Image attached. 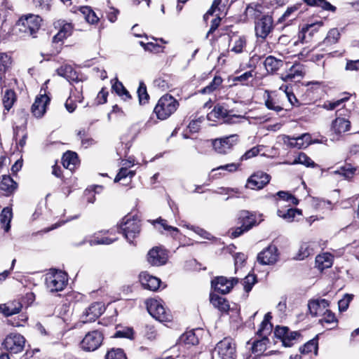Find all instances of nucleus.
Here are the masks:
<instances>
[{
	"label": "nucleus",
	"mask_w": 359,
	"mask_h": 359,
	"mask_svg": "<svg viewBox=\"0 0 359 359\" xmlns=\"http://www.w3.org/2000/svg\"><path fill=\"white\" fill-rule=\"evenodd\" d=\"M53 27L57 33L51 40L50 55L55 56L62 52L65 41L73 34L74 24L72 21L60 18L53 21Z\"/></svg>",
	"instance_id": "f257e3e1"
},
{
	"label": "nucleus",
	"mask_w": 359,
	"mask_h": 359,
	"mask_svg": "<svg viewBox=\"0 0 359 359\" xmlns=\"http://www.w3.org/2000/svg\"><path fill=\"white\" fill-rule=\"evenodd\" d=\"M180 107V100L170 93H166L157 100L152 114L159 121H166L177 111Z\"/></svg>",
	"instance_id": "f03ea898"
},
{
	"label": "nucleus",
	"mask_w": 359,
	"mask_h": 359,
	"mask_svg": "<svg viewBox=\"0 0 359 359\" xmlns=\"http://www.w3.org/2000/svg\"><path fill=\"white\" fill-rule=\"evenodd\" d=\"M43 19L38 15L28 13L21 15L15 22V27L23 36L38 37Z\"/></svg>",
	"instance_id": "7ed1b4c3"
},
{
	"label": "nucleus",
	"mask_w": 359,
	"mask_h": 359,
	"mask_svg": "<svg viewBox=\"0 0 359 359\" xmlns=\"http://www.w3.org/2000/svg\"><path fill=\"white\" fill-rule=\"evenodd\" d=\"M323 82L310 81L297 89V95L300 97V102L304 105L314 103L318 98Z\"/></svg>",
	"instance_id": "20e7f679"
},
{
	"label": "nucleus",
	"mask_w": 359,
	"mask_h": 359,
	"mask_svg": "<svg viewBox=\"0 0 359 359\" xmlns=\"http://www.w3.org/2000/svg\"><path fill=\"white\" fill-rule=\"evenodd\" d=\"M264 104L269 110L277 114L283 110L288 111L286 108L287 95L285 93L276 90H266L264 92Z\"/></svg>",
	"instance_id": "39448f33"
},
{
	"label": "nucleus",
	"mask_w": 359,
	"mask_h": 359,
	"mask_svg": "<svg viewBox=\"0 0 359 359\" xmlns=\"http://www.w3.org/2000/svg\"><path fill=\"white\" fill-rule=\"evenodd\" d=\"M238 141L239 136L236 134L210 140L213 150L221 155L229 154Z\"/></svg>",
	"instance_id": "423d86ee"
},
{
	"label": "nucleus",
	"mask_w": 359,
	"mask_h": 359,
	"mask_svg": "<svg viewBox=\"0 0 359 359\" xmlns=\"http://www.w3.org/2000/svg\"><path fill=\"white\" fill-rule=\"evenodd\" d=\"M67 276L61 271L53 270L46 273L45 283L50 292L62 291L67 283Z\"/></svg>",
	"instance_id": "0eeeda50"
},
{
	"label": "nucleus",
	"mask_w": 359,
	"mask_h": 359,
	"mask_svg": "<svg viewBox=\"0 0 359 359\" xmlns=\"http://www.w3.org/2000/svg\"><path fill=\"white\" fill-rule=\"evenodd\" d=\"M255 35L258 39L265 40L273 31L275 24L272 15L265 14L254 22Z\"/></svg>",
	"instance_id": "6e6552de"
},
{
	"label": "nucleus",
	"mask_w": 359,
	"mask_h": 359,
	"mask_svg": "<svg viewBox=\"0 0 359 359\" xmlns=\"http://www.w3.org/2000/svg\"><path fill=\"white\" fill-rule=\"evenodd\" d=\"M50 97L46 94V89L41 88L34 103L31 106V113L36 118H41L47 111L50 102Z\"/></svg>",
	"instance_id": "1a4fd4ad"
},
{
	"label": "nucleus",
	"mask_w": 359,
	"mask_h": 359,
	"mask_svg": "<svg viewBox=\"0 0 359 359\" xmlns=\"http://www.w3.org/2000/svg\"><path fill=\"white\" fill-rule=\"evenodd\" d=\"M271 177L269 174L262 171L254 172L247 180L245 187L251 190L259 191L269 184Z\"/></svg>",
	"instance_id": "9d476101"
},
{
	"label": "nucleus",
	"mask_w": 359,
	"mask_h": 359,
	"mask_svg": "<svg viewBox=\"0 0 359 359\" xmlns=\"http://www.w3.org/2000/svg\"><path fill=\"white\" fill-rule=\"evenodd\" d=\"M232 110H228L220 103L214 105L213 109L207 114V119L213 122H222L231 123L233 118L237 117L233 115Z\"/></svg>",
	"instance_id": "9b49d317"
},
{
	"label": "nucleus",
	"mask_w": 359,
	"mask_h": 359,
	"mask_svg": "<svg viewBox=\"0 0 359 359\" xmlns=\"http://www.w3.org/2000/svg\"><path fill=\"white\" fill-rule=\"evenodd\" d=\"M147 309L149 314L160 322H168L171 320V315L167 311L162 303L156 299H149L146 302Z\"/></svg>",
	"instance_id": "f8f14e48"
},
{
	"label": "nucleus",
	"mask_w": 359,
	"mask_h": 359,
	"mask_svg": "<svg viewBox=\"0 0 359 359\" xmlns=\"http://www.w3.org/2000/svg\"><path fill=\"white\" fill-rule=\"evenodd\" d=\"M103 334L98 330L88 332L80 343L82 350L90 352L97 350L102 344Z\"/></svg>",
	"instance_id": "ddd939ff"
},
{
	"label": "nucleus",
	"mask_w": 359,
	"mask_h": 359,
	"mask_svg": "<svg viewBox=\"0 0 359 359\" xmlns=\"http://www.w3.org/2000/svg\"><path fill=\"white\" fill-rule=\"evenodd\" d=\"M25 344L23 336L17 333L8 334L4 339L2 346L10 354H17L22 351Z\"/></svg>",
	"instance_id": "4468645a"
},
{
	"label": "nucleus",
	"mask_w": 359,
	"mask_h": 359,
	"mask_svg": "<svg viewBox=\"0 0 359 359\" xmlns=\"http://www.w3.org/2000/svg\"><path fill=\"white\" fill-rule=\"evenodd\" d=\"M215 351L221 359H236V345L231 338H224L218 342Z\"/></svg>",
	"instance_id": "2eb2a0df"
},
{
	"label": "nucleus",
	"mask_w": 359,
	"mask_h": 359,
	"mask_svg": "<svg viewBox=\"0 0 359 359\" xmlns=\"http://www.w3.org/2000/svg\"><path fill=\"white\" fill-rule=\"evenodd\" d=\"M105 308L101 302H94L86 308L80 317V321L83 324L95 321L104 311Z\"/></svg>",
	"instance_id": "dca6fc26"
},
{
	"label": "nucleus",
	"mask_w": 359,
	"mask_h": 359,
	"mask_svg": "<svg viewBox=\"0 0 359 359\" xmlns=\"http://www.w3.org/2000/svg\"><path fill=\"white\" fill-rule=\"evenodd\" d=\"M323 25V21H317L316 22L304 25L298 33L299 40L302 43H309L311 41Z\"/></svg>",
	"instance_id": "f3484780"
},
{
	"label": "nucleus",
	"mask_w": 359,
	"mask_h": 359,
	"mask_svg": "<svg viewBox=\"0 0 359 359\" xmlns=\"http://www.w3.org/2000/svg\"><path fill=\"white\" fill-rule=\"evenodd\" d=\"M350 113L346 109H341L336 111L337 118L332 122V130L338 135L348 132L351 129V121L342 116H345L344 112Z\"/></svg>",
	"instance_id": "a211bd4d"
},
{
	"label": "nucleus",
	"mask_w": 359,
	"mask_h": 359,
	"mask_svg": "<svg viewBox=\"0 0 359 359\" xmlns=\"http://www.w3.org/2000/svg\"><path fill=\"white\" fill-rule=\"evenodd\" d=\"M56 73L58 76L66 79L72 85L83 83L86 80L72 65L67 64L58 67Z\"/></svg>",
	"instance_id": "6ab92c4d"
},
{
	"label": "nucleus",
	"mask_w": 359,
	"mask_h": 359,
	"mask_svg": "<svg viewBox=\"0 0 359 359\" xmlns=\"http://www.w3.org/2000/svg\"><path fill=\"white\" fill-rule=\"evenodd\" d=\"M284 144L290 149H302L308 147L311 144V136L304 133L297 137L284 135L283 137Z\"/></svg>",
	"instance_id": "aec40b11"
},
{
	"label": "nucleus",
	"mask_w": 359,
	"mask_h": 359,
	"mask_svg": "<svg viewBox=\"0 0 359 359\" xmlns=\"http://www.w3.org/2000/svg\"><path fill=\"white\" fill-rule=\"evenodd\" d=\"M279 257L278 248L269 245L257 255V262L262 265H271L277 262Z\"/></svg>",
	"instance_id": "412c9836"
},
{
	"label": "nucleus",
	"mask_w": 359,
	"mask_h": 359,
	"mask_svg": "<svg viewBox=\"0 0 359 359\" xmlns=\"http://www.w3.org/2000/svg\"><path fill=\"white\" fill-rule=\"evenodd\" d=\"M231 37L229 39V51L235 54L243 53L247 47L248 37L244 34L238 33H230Z\"/></svg>",
	"instance_id": "4be33fe9"
},
{
	"label": "nucleus",
	"mask_w": 359,
	"mask_h": 359,
	"mask_svg": "<svg viewBox=\"0 0 359 359\" xmlns=\"http://www.w3.org/2000/svg\"><path fill=\"white\" fill-rule=\"evenodd\" d=\"M238 281L237 278L228 279L224 276H219L211 281V285L216 292L224 294L229 293Z\"/></svg>",
	"instance_id": "5701e85b"
},
{
	"label": "nucleus",
	"mask_w": 359,
	"mask_h": 359,
	"mask_svg": "<svg viewBox=\"0 0 359 359\" xmlns=\"http://www.w3.org/2000/svg\"><path fill=\"white\" fill-rule=\"evenodd\" d=\"M266 8H269L267 3L264 0H259L257 2L248 4L244 13L255 22L262 18Z\"/></svg>",
	"instance_id": "b1692460"
},
{
	"label": "nucleus",
	"mask_w": 359,
	"mask_h": 359,
	"mask_svg": "<svg viewBox=\"0 0 359 359\" xmlns=\"http://www.w3.org/2000/svg\"><path fill=\"white\" fill-rule=\"evenodd\" d=\"M263 221V215L257 212L242 210L238 213V224H259Z\"/></svg>",
	"instance_id": "393cba45"
},
{
	"label": "nucleus",
	"mask_w": 359,
	"mask_h": 359,
	"mask_svg": "<svg viewBox=\"0 0 359 359\" xmlns=\"http://www.w3.org/2000/svg\"><path fill=\"white\" fill-rule=\"evenodd\" d=\"M229 0H213L210 8L203 15V21L208 23V20L210 15H214L215 13L226 16L229 10Z\"/></svg>",
	"instance_id": "a878e982"
},
{
	"label": "nucleus",
	"mask_w": 359,
	"mask_h": 359,
	"mask_svg": "<svg viewBox=\"0 0 359 359\" xmlns=\"http://www.w3.org/2000/svg\"><path fill=\"white\" fill-rule=\"evenodd\" d=\"M168 255L162 247H154L147 254V261L152 266H161L166 263Z\"/></svg>",
	"instance_id": "bb28decb"
},
{
	"label": "nucleus",
	"mask_w": 359,
	"mask_h": 359,
	"mask_svg": "<svg viewBox=\"0 0 359 359\" xmlns=\"http://www.w3.org/2000/svg\"><path fill=\"white\" fill-rule=\"evenodd\" d=\"M358 167L346 159L344 163L333 171V174L339 175L344 180L351 182L355 176Z\"/></svg>",
	"instance_id": "cd10ccee"
},
{
	"label": "nucleus",
	"mask_w": 359,
	"mask_h": 359,
	"mask_svg": "<svg viewBox=\"0 0 359 359\" xmlns=\"http://www.w3.org/2000/svg\"><path fill=\"white\" fill-rule=\"evenodd\" d=\"M13 58L7 53H0V88L5 84L7 72L12 68Z\"/></svg>",
	"instance_id": "c85d7f7f"
},
{
	"label": "nucleus",
	"mask_w": 359,
	"mask_h": 359,
	"mask_svg": "<svg viewBox=\"0 0 359 359\" xmlns=\"http://www.w3.org/2000/svg\"><path fill=\"white\" fill-rule=\"evenodd\" d=\"M62 164L65 168L74 171L80 165L77 153L70 150L65 151L62 156Z\"/></svg>",
	"instance_id": "c756f323"
},
{
	"label": "nucleus",
	"mask_w": 359,
	"mask_h": 359,
	"mask_svg": "<svg viewBox=\"0 0 359 359\" xmlns=\"http://www.w3.org/2000/svg\"><path fill=\"white\" fill-rule=\"evenodd\" d=\"M18 189V183L10 175H2L0 177V189L6 196L13 195Z\"/></svg>",
	"instance_id": "7c9ffc66"
},
{
	"label": "nucleus",
	"mask_w": 359,
	"mask_h": 359,
	"mask_svg": "<svg viewBox=\"0 0 359 359\" xmlns=\"http://www.w3.org/2000/svg\"><path fill=\"white\" fill-rule=\"evenodd\" d=\"M329 306L330 302L325 299L311 300L308 304L309 310L313 316L323 315Z\"/></svg>",
	"instance_id": "2f4dec72"
},
{
	"label": "nucleus",
	"mask_w": 359,
	"mask_h": 359,
	"mask_svg": "<svg viewBox=\"0 0 359 359\" xmlns=\"http://www.w3.org/2000/svg\"><path fill=\"white\" fill-rule=\"evenodd\" d=\"M140 281L144 288L152 291L157 290L161 285L159 278L151 276L147 272H142L140 274Z\"/></svg>",
	"instance_id": "473e14b6"
},
{
	"label": "nucleus",
	"mask_w": 359,
	"mask_h": 359,
	"mask_svg": "<svg viewBox=\"0 0 359 359\" xmlns=\"http://www.w3.org/2000/svg\"><path fill=\"white\" fill-rule=\"evenodd\" d=\"M18 100V95L13 89H6L2 95L4 112L8 113Z\"/></svg>",
	"instance_id": "72a5a7b5"
},
{
	"label": "nucleus",
	"mask_w": 359,
	"mask_h": 359,
	"mask_svg": "<svg viewBox=\"0 0 359 359\" xmlns=\"http://www.w3.org/2000/svg\"><path fill=\"white\" fill-rule=\"evenodd\" d=\"M115 227L116 231L122 234L130 243H133V240L138 236L140 232V226H126L125 228H121L122 226H115Z\"/></svg>",
	"instance_id": "f704fd0d"
},
{
	"label": "nucleus",
	"mask_w": 359,
	"mask_h": 359,
	"mask_svg": "<svg viewBox=\"0 0 359 359\" xmlns=\"http://www.w3.org/2000/svg\"><path fill=\"white\" fill-rule=\"evenodd\" d=\"M284 65V61L280 59H277L273 55H269L267 56L264 61V67L268 72V74H276L277 72L283 67Z\"/></svg>",
	"instance_id": "c9c22d12"
},
{
	"label": "nucleus",
	"mask_w": 359,
	"mask_h": 359,
	"mask_svg": "<svg viewBox=\"0 0 359 359\" xmlns=\"http://www.w3.org/2000/svg\"><path fill=\"white\" fill-rule=\"evenodd\" d=\"M22 305L20 302L13 301L6 304H0V311L5 316H11L20 313Z\"/></svg>",
	"instance_id": "e433bc0d"
},
{
	"label": "nucleus",
	"mask_w": 359,
	"mask_h": 359,
	"mask_svg": "<svg viewBox=\"0 0 359 359\" xmlns=\"http://www.w3.org/2000/svg\"><path fill=\"white\" fill-rule=\"evenodd\" d=\"M292 165L302 164L307 168H319L323 171L320 165L316 163L306 153L299 152L297 157L294 159Z\"/></svg>",
	"instance_id": "4c0bfd02"
},
{
	"label": "nucleus",
	"mask_w": 359,
	"mask_h": 359,
	"mask_svg": "<svg viewBox=\"0 0 359 359\" xmlns=\"http://www.w3.org/2000/svg\"><path fill=\"white\" fill-rule=\"evenodd\" d=\"M333 264V257L330 253L325 252L318 255L316 257V266L320 270L323 271L332 266Z\"/></svg>",
	"instance_id": "58836bf2"
},
{
	"label": "nucleus",
	"mask_w": 359,
	"mask_h": 359,
	"mask_svg": "<svg viewBox=\"0 0 359 359\" xmlns=\"http://www.w3.org/2000/svg\"><path fill=\"white\" fill-rule=\"evenodd\" d=\"M302 4H305L308 6L320 8L324 11L334 13L337 7L332 5L327 0H302Z\"/></svg>",
	"instance_id": "ea45409f"
},
{
	"label": "nucleus",
	"mask_w": 359,
	"mask_h": 359,
	"mask_svg": "<svg viewBox=\"0 0 359 359\" xmlns=\"http://www.w3.org/2000/svg\"><path fill=\"white\" fill-rule=\"evenodd\" d=\"M322 51L323 53H316L315 49L313 48L310 50H308L306 53H304L305 50H303L300 52L299 56L302 58L304 57L308 61L318 63L325 57L326 55H331V53H325L324 49H322Z\"/></svg>",
	"instance_id": "a19ab883"
},
{
	"label": "nucleus",
	"mask_w": 359,
	"mask_h": 359,
	"mask_svg": "<svg viewBox=\"0 0 359 359\" xmlns=\"http://www.w3.org/2000/svg\"><path fill=\"white\" fill-rule=\"evenodd\" d=\"M280 90H282V93H285V95H287V102L290 103L291 107H298L304 105L300 102V97L292 92L291 87L287 85H282L280 87Z\"/></svg>",
	"instance_id": "79ce46f5"
},
{
	"label": "nucleus",
	"mask_w": 359,
	"mask_h": 359,
	"mask_svg": "<svg viewBox=\"0 0 359 359\" xmlns=\"http://www.w3.org/2000/svg\"><path fill=\"white\" fill-rule=\"evenodd\" d=\"M277 215L285 219L288 222H292L294 221V218L297 216H302V210L297 208H290L287 209H278Z\"/></svg>",
	"instance_id": "37998d69"
},
{
	"label": "nucleus",
	"mask_w": 359,
	"mask_h": 359,
	"mask_svg": "<svg viewBox=\"0 0 359 359\" xmlns=\"http://www.w3.org/2000/svg\"><path fill=\"white\" fill-rule=\"evenodd\" d=\"M210 302L215 308L222 312H227L229 310V304L226 298L216 294H210Z\"/></svg>",
	"instance_id": "c03bdc74"
},
{
	"label": "nucleus",
	"mask_w": 359,
	"mask_h": 359,
	"mask_svg": "<svg viewBox=\"0 0 359 359\" xmlns=\"http://www.w3.org/2000/svg\"><path fill=\"white\" fill-rule=\"evenodd\" d=\"M79 11L83 14L88 23L90 25H97L100 22V18L90 6H81Z\"/></svg>",
	"instance_id": "a18cd8bd"
},
{
	"label": "nucleus",
	"mask_w": 359,
	"mask_h": 359,
	"mask_svg": "<svg viewBox=\"0 0 359 359\" xmlns=\"http://www.w3.org/2000/svg\"><path fill=\"white\" fill-rule=\"evenodd\" d=\"M111 90L124 101L130 100L133 98L129 91L123 86V83L118 79H116V81L112 84Z\"/></svg>",
	"instance_id": "49530a36"
},
{
	"label": "nucleus",
	"mask_w": 359,
	"mask_h": 359,
	"mask_svg": "<svg viewBox=\"0 0 359 359\" xmlns=\"http://www.w3.org/2000/svg\"><path fill=\"white\" fill-rule=\"evenodd\" d=\"M142 221V213L138 209L134 208L122 219L119 224H137Z\"/></svg>",
	"instance_id": "de8ad7c7"
},
{
	"label": "nucleus",
	"mask_w": 359,
	"mask_h": 359,
	"mask_svg": "<svg viewBox=\"0 0 359 359\" xmlns=\"http://www.w3.org/2000/svg\"><path fill=\"white\" fill-rule=\"evenodd\" d=\"M297 11L302 13V2H298L291 6L287 7L285 13L278 19L277 24H282L288 20L290 17H293Z\"/></svg>",
	"instance_id": "09e8293b"
},
{
	"label": "nucleus",
	"mask_w": 359,
	"mask_h": 359,
	"mask_svg": "<svg viewBox=\"0 0 359 359\" xmlns=\"http://www.w3.org/2000/svg\"><path fill=\"white\" fill-rule=\"evenodd\" d=\"M137 95L140 105L144 106L149 103L150 95L148 93L147 85L143 81H140L139 82Z\"/></svg>",
	"instance_id": "8fccbe9b"
},
{
	"label": "nucleus",
	"mask_w": 359,
	"mask_h": 359,
	"mask_svg": "<svg viewBox=\"0 0 359 359\" xmlns=\"http://www.w3.org/2000/svg\"><path fill=\"white\" fill-rule=\"evenodd\" d=\"M27 136L28 135L25 128L17 126L14 128L13 138L17 146L23 148L26 144Z\"/></svg>",
	"instance_id": "3c124183"
},
{
	"label": "nucleus",
	"mask_w": 359,
	"mask_h": 359,
	"mask_svg": "<svg viewBox=\"0 0 359 359\" xmlns=\"http://www.w3.org/2000/svg\"><path fill=\"white\" fill-rule=\"evenodd\" d=\"M313 245V243H302L294 259L297 260H303L312 255L314 252Z\"/></svg>",
	"instance_id": "603ef678"
},
{
	"label": "nucleus",
	"mask_w": 359,
	"mask_h": 359,
	"mask_svg": "<svg viewBox=\"0 0 359 359\" xmlns=\"http://www.w3.org/2000/svg\"><path fill=\"white\" fill-rule=\"evenodd\" d=\"M223 82L222 78L219 75H215L212 81L204 88H201L199 92L201 94H210L219 89Z\"/></svg>",
	"instance_id": "864d4df0"
},
{
	"label": "nucleus",
	"mask_w": 359,
	"mask_h": 359,
	"mask_svg": "<svg viewBox=\"0 0 359 359\" xmlns=\"http://www.w3.org/2000/svg\"><path fill=\"white\" fill-rule=\"evenodd\" d=\"M318 336L309 340L304 346L299 347V352L302 354H309L313 352L315 355L318 354Z\"/></svg>",
	"instance_id": "5fc2aeb1"
},
{
	"label": "nucleus",
	"mask_w": 359,
	"mask_h": 359,
	"mask_svg": "<svg viewBox=\"0 0 359 359\" xmlns=\"http://www.w3.org/2000/svg\"><path fill=\"white\" fill-rule=\"evenodd\" d=\"M341 37V34L338 28L330 29L322 43L326 46H331L339 42Z\"/></svg>",
	"instance_id": "6e6d98bb"
},
{
	"label": "nucleus",
	"mask_w": 359,
	"mask_h": 359,
	"mask_svg": "<svg viewBox=\"0 0 359 359\" xmlns=\"http://www.w3.org/2000/svg\"><path fill=\"white\" fill-rule=\"evenodd\" d=\"M350 93L344 92L342 93V97L335 101L327 100L324 102L323 107L327 110H334L337 107H339L344 102L348 101L350 98Z\"/></svg>",
	"instance_id": "4d7b16f0"
},
{
	"label": "nucleus",
	"mask_w": 359,
	"mask_h": 359,
	"mask_svg": "<svg viewBox=\"0 0 359 359\" xmlns=\"http://www.w3.org/2000/svg\"><path fill=\"white\" fill-rule=\"evenodd\" d=\"M255 76L256 73L255 72L254 69L245 72L240 76H233L232 78V81L233 82V85L236 86L238 83L243 86L248 85L249 80L252 79Z\"/></svg>",
	"instance_id": "13d9d810"
},
{
	"label": "nucleus",
	"mask_w": 359,
	"mask_h": 359,
	"mask_svg": "<svg viewBox=\"0 0 359 359\" xmlns=\"http://www.w3.org/2000/svg\"><path fill=\"white\" fill-rule=\"evenodd\" d=\"M261 339L255 340L252 346V353L257 355H261L266 349V346L269 342L267 337H260Z\"/></svg>",
	"instance_id": "bf43d9fd"
},
{
	"label": "nucleus",
	"mask_w": 359,
	"mask_h": 359,
	"mask_svg": "<svg viewBox=\"0 0 359 359\" xmlns=\"http://www.w3.org/2000/svg\"><path fill=\"white\" fill-rule=\"evenodd\" d=\"M304 67L300 63H294L289 69L288 73L285 75L284 80H292L296 76H302L304 75Z\"/></svg>",
	"instance_id": "052dcab7"
},
{
	"label": "nucleus",
	"mask_w": 359,
	"mask_h": 359,
	"mask_svg": "<svg viewBox=\"0 0 359 359\" xmlns=\"http://www.w3.org/2000/svg\"><path fill=\"white\" fill-rule=\"evenodd\" d=\"M158 231L163 235L170 236L175 239H180V231L172 226H159Z\"/></svg>",
	"instance_id": "680f3d73"
},
{
	"label": "nucleus",
	"mask_w": 359,
	"mask_h": 359,
	"mask_svg": "<svg viewBox=\"0 0 359 359\" xmlns=\"http://www.w3.org/2000/svg\"><path fill=\"white\" fill-rule=\"evenodd\" d=\"M83 85L81 84L80 86H74L72 88L70 89V93L69 97L72 99L76 103H81L84 100L83 93Z\"/></svg>",
	"instance_id": "e2e57ef3"
},
{
	"label": "nucleus",
	"mask_w": 359,
	"mask_h": 359,
	"mask_svg": "<svg viewBox=\"0 0 359 359\" xmlns=\"http://www.w3.org/2000/svg\"><path fill=\"white\" fill-rule=\"evenodd\" d=\"M103 188L100 185H93L89 188H87L83 193V197L86 201L89 203H93L95 201V194L98 193L97 189L102 190Z\"/></svg>",
	"instance_id": "0e129e2a"
},
{
	"label": "nucleus",
	"mask_w": 359,
	"mask_h": 359,
	"mask_svg": "<svg viewBox=\"0 0 359 359\" xmlns=\"http://www.w3.org/2000/svg\"><path fill=\"white\" fill-rule=\"evenodd\" d=\"M300 337L301 334L299 332H292L288 330V334H285V337L283 341V344L284 346L290 347L295 341H298Z\"/></svg>",
	"instance_id": "69168bd1"
},
{
	"label": "nucleus",
	"mask_w": 359,
	"mask_h": 359,
	"mask_svg": "<svg viewBox=\"0 0 359 359\" xmlns=\"http://www.w3.org/2000/svg\"><path fill=\"white\" fill-rule=\"evenodd\" d=\"M180 341L185 344L196 345L198 343V338L193 330H190L180 337Z\"/></svg>",
	"instance_id": "338daca9"
},
{
	"label": "nucleus",
	"mask_w": 359,
	"mask_h": 359,
	"mask_svg": "<svg viewBox=\"0 0 359 359\" xmlns=\"http://www.w3.org/2000/svg\"><path fill=\"white\" fill-rule=\"evenodd\" d=\"M105 359H127V358L122 349L112 348L107 353Z\"/></svg>",
	"instance_id": "774afa93"
}]
</instances>
